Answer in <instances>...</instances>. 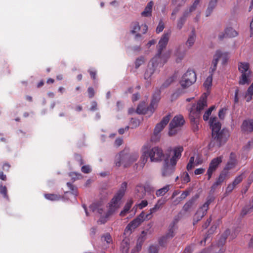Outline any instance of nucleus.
<instances>
[{"mask_svg": "<svg viewBox=\"0 0 253 253\" xmlns=\"http://www.w3.org/2000/svg\"><path fill=\"white\" fill-rule=\"evenodd\" d=\"M169 35L168 33L163 35L157 45L158 51L156 55L152 58L153 66L157 64V66L163 67L167 62L171 54V50L168 49L164 51L169 40Z\"/></svg>", "mask_w": 253, "mask_h": 253, "instance_id": "f257e3e1", "label": "nucleus"}, {"mask_svg": "<svg viewBox=\"0 0 253 253\" xmlns=\"http://www.w3.org/2000/svg\"><path fill=\"white\" fill-rule=\"evenodd\" d=\"M139 162L140 169L144 167L149 157L151 162H159L163 160L164 157L162 149L158 147L151 148L148 145H145L142 147Z\"/></svg>", "mask_w": 253, "mask_h": 253, "instance_id": "f03ea898", "label": "nucleus"}, {"mask_svg": "<svg viewBox=\"0 0 253 253\" xmlns=\"http://www.w3.org/2000/svg\"><path fill=\"white\" fill-rule=\"evenodd\" d=\"M126 186L127 184L126 182L122 183L120 189L118 191L109 203L108 209L107 211L105 213L104 219H103L104 216H103L99 220V221L101 223L105 222L106 219L115 213V212L120 207L121 203V200L125 194Z\"/></svg>", "mask_w": 253, "mask_h": 253, "instance_id": "7ed1b4c3", "label": "nucleus"}, {"mask_svg": "<svg viewBox=\"0 0 253 253\" xmlns=\"http://www.w3.org/2000/svg\"><path fill=\"white\" fill-rule=\"evenodd\" d=\"M209 123L212 130V137L217 143L218 146H220L226 141L229 137V131L226 129H223L220 131L221 124L217 121L216 117L211 118Z\"/></svg>", "mask_w": 253, "mask_h": 253, "instance_id": "20e7f679", "label": "nucleus"}, {"mask_svg": "<svg viewBox=\"0 0 253 253\" xmlns=\"http://www.w3.org/2000/svg\"><path fill=\"white\" fill-rule=\"evenodd\" d=\"M183 151L182 146H177L173 148L172 150L173 155L170 159L169 162H166L162 169L163 176H168L174 172L175 169V166L178 160L181 156V153Z\"/></svg>", "mask_w": 253, "mask_h": 253, "instance_id": "39448f33", "label": "nucleus"}, {"mask_svg": "<svg viewBox=\"0 0 253 253\" xmlns=\"http://www.w3.org/2000/svg\"><path fill=\"white\" fill-rule=\"evenodd\" d=\"M138 157L139 154L137 152L129 153L128 150L125 149L116 155L115 158V166L120 167L122 166L124 168L128 167L135 162Z\"/></svg>", "mask_w": 253, "mask_h": 253, "instance_id": "423d86ee", "label": "nucleus"}, {"mask_svg": "<svg viewBox=\"0 0 253 253\" xmlns=\"http://www.w3.org/2000/svg\"><path fill=\"white\" fill-rule=\"evenodd\" d=\"M207 96L208 94H203L197 104H193L189 110V118L191 122L197 124L198 120L201 116L202 110L207 106Z\"/></svg>", "mask_w": 253, "mask_h": 253, "instance_id": "0eeeda50", "label": "nucleus"}, {"mask_svg": "<svg viewBox=\"0 0 253 253\" xmlns=\"http://www.w3.org/2000/svg\"><path fill=\"white\" fill-rule=\"evenodd\" d=\"M160 99V94L158 92L156 95L153 96L150 105L149 107L146 108L144 103L140 104L137 108V113L138 114H148L150 112V114H152L157 108L158 103Z\"/></svg>", "mask_w": 253, "mask_h": 253, "instance_id": "6e6552de", "label": "nucleus"}, {"mask_svg": "<svg viewBox=\"0 0 253 253\" xmlns=\"http://www.w3.org/2000/svg\"><path fill=\"white\" fill-rule=\"evenodd\" d=\"M238 69L241 74L239 80L240 84H249L251 71L249 69V64L248 63L241 62L238 65Z\"/></svg>", "mask_w": 253, "mask_h": 253, "instance_id": "1a4fd4ad", "label": "nucleus"}, {"mask_svg": "<svg viewBox=\"0 0 253 253\" xmlns=\"http://www.w3.org/2000/svg\"><path fill=\"white\" fill-rule=\"evenodd\" d=\"M147 219L145 214L142 211L136 218L131 221L126 227L124 234L129 235L136 228H137L143 221Z\"/></svg>", "mask_w": 253, "mask_h": 253, "instance_id": "9d476101", "label": "nucleus"}, {"mask_svg": "<svg viewBox=\"0 0 253 253\" xmlns=\"http://www.w3.org/2000/svg\"><path fill=\"white\" fill-rule=\"evenodd\" d=\"M196 81V75L192 70H188L182 76L180 84L183 88H186L191 85Z\"/></svg>", "mask_w": 253, "mask_h": 253, "instance_id": "9b49d317", "label": "nucleus"}, {"mask_svg": "<svg viewBox=\"0 0 253 253\" xmlns=\"http://www.w3.org/2000/svg\"><path fill=\"white\" fill-rule=\"evenodd\" d=\"M184 123L185 121L182 115H179L175 116L169 125V135H173L175 134L177 132L176 128L181 127L184 125Z\"/></svg>", "mask_w": 253, "mask_h": 253, "instance_id": "f8f14e48", "label": "nucleus"}, {"mask_svg": "<svg viewBox=\"0 0 253 253\" xmlns=\"http://www.w3.org/2000/svg\"><path fill=\"white\" fill-rule=\"evenodd\" d=\"M212 199L211 198L208 200L205 204L200 207L198 210L197 211V212L194 215L193 222L194 224H195V223L198 222L199 220H200L202 217L206 215L207 213V211L209 209V206L210 204L212 202Z\"/></svg>", "mask_w": 253, "mask_h": 253, "instance_id": "ddd939ff", "label": "nucleus"}, {"mask_svg": "<svg viewBox=\"0 0 253 253\" xmlns=\"http://www.w3.org/2000/svg\"><path fill=\"white\" fill-rule=\"evenodd\" d=\"M222 159L223 157L219 156L211 160L207 172L208 175V180L211 178L213 172L216 170L219 165L221 163Z\"/></svg>", "mask_w": 253, "mask_h": 253, "instance_id": "4468645a", "label": "nucleus"}, {"mask_svg": "<svg viewBox=\"0 0 253 253\" xmlns=\"http://www.w3.org/2000/svg\"><path fill=\"white\" fill-rule=\"evenodd\" d=\"M170 120V115H168L164 117L160 123L157 124L156 126L154 134L156 137L158 136L159 133L163 129L165 126L167 125Z\"/></svg>", "mask_w": 253, "mask_h": 253, "instance_id": "2eb2a0df", "label": "nucleus"}, {"mask_svg": "<svg viewBox=\"0 0 253 253\" xmlns=\"http://www.w3.org/2000/svg\"><path fill=\"white\" fill-rule=\"evenodd\" d=\"M130 32H147L148 28L146 23H139L137 21L132 22L130 25Z\"/></svg>", "mask_w": 253, "mask_h": 253, "instance_id": "dca6fc26", "label": "nucleus"}, {"mask_svg": "<svg viewBox=\"0 0 253 253\" xmlns=\"http://www.w3.org/2000/svg\"><path fill=\"white\" fill-rule=\"evenodd\" d=\"M152 63V59L151 60L150 64L148 65V68L146 70L145 74H144V79L145 80H148L151 79L153 74L154 73L155 71L158 68H161L162 67H160L159 66H157V64H155L154 66H153Z\"/></svg>", "mask_w": 253, "mask_h": 253, "instance_id": "f3484780", "label": "nucleus"}, {"mask_svg": "<svg viewBox=\"0 0 253 253\" xmlns=\"http://www.w3.org/2000/svg\"><path fill=\"white\" fill-rule=\"evenodd\" d=\"M228 174V170L224 169L219 174L218 178L211 186L212 189H215L218 185H220L226 178Z\"/></svg>", "mask_w": 253, "mask_h": 253, "instance_id": "a211bd4d", "label": "nucleus"}, {"mask_svg": "<svg viewBox=\"0 0 253 253\" xmlns=\"http://www.w3.org/2000/svg\"><path fill=\"white\" fill-rule=\"evenodd\" d=\"M242 130L247 132L253 131V120H245L243 122L242 126Z\"/></svg>", "mask_w": 253, "mask_h": 253, "instance_id": "6ab92c4d", "label": "nucleus"}, {"mask_svg": "<svg viewBox=\"0 0 253 253\" xmlns=\"http://www.w3.org/2000/svg\"><path fill=\"white\" fill-rule=\"evenodd\" d=\"M154 3L152 1L148 3L146 6L145 7L144 10L141 13V16L143 17H150L152 15V7Z\"/></svg>", "mask_w": 253, "mask_h": 253, "instance_id": "aec40b11", "label": "nucleus"}, {"mask_svg": "<svg viewBox=\"0 0 253 253\" xmlns=\"http://www.w3.org/2000/svg\"><path fill=\"white\" fill-rule=\"evenodd\" d=\"M236 165V155L235 154L232 153L230 154V159L225 168V170H228L230 169H232L235 167Z\"/></svg>", "mask_w": 253, "mask_h": 253, "instance_id": "412c9836", "label": "nucleus"}, {"mask_svg": "<svg viewBox=\"0 0 253 253\" xmlns=\"http://www.w3.org/2000/svg\"><path fill=\"white\" fill-rule=\"evenodd\" d=\"M103 205L101 204L93 203L89 206V210L93 212L102 214L103 211Z\"/></svg>", "mask_w": 253, "mask_h": 253, "instance_id": "4be33fe9", "label": "nucleus"}, {"mask_svg": "<svg viewBox=\"0 0 253 253\" xmlns=\"http://www.w3.org/2000/svg\"><path fill=\"white\" fill-rule=\"evenodd\" d=\"M133 204V201L131 199L128 200L123 210L120 212V215L122 217L125 216Z\"/></svg>", "mask_w": 253, "mask_h": 253, "instance_id": "5701e85b", "label": "nucleus"}, {"mask_svg": "<svg viewBox=\"0 0 253 253\" xmlns=\"http://www.w3.org/2000/svg\"><path fill=\"white\" fill-rule=\"evenodd\" d=\"M215 54H218V58L219 60H221L222 64L226 63L229 58L228 54L226 52L217 51Z\"/></svg>", "mask_w": 253, "mask_h": 253, "instance_id": "b1692460", "label": "nucleus"}, {"mask_svg": "<svg viewBox=\"0 0 253 253\" xmlns=\"http://www.w3.org/2000/svg\"><path fill=\"white\" fill-rule=\"evenodd\" d=\"M217 0H211L206 11V16L208 17L212 13L216 5Z\"/></svg>", "mask_w": 253, "mask_h": 253, "instance_id": "393cba45", "label": "nucleus"}, {"mask_svg": "<svg viewBox=\"0 0 253 253\" xmlns=\"http://www.w3.org/2000/svg\"><path fill=\"white\" fill-rule=\"evenodd\" d=\"M169 185H167L162 188L159 189L156 192L157 197H160L165 195L169 190Z\"/></svg>", "mask_w": 253, "mask_h": 253, "instance_id": "a878e982", "label": "nucleus"}, {"mask_svg": "<svg viewBox=\"0 0 253 253\" xmlns=\"http://www.w3.org/2000/svg\"><path fill=\"white\" fill-rule=\"evenodd\" d=\"M212 74H211L209 77L207 78L204 83V87L207 90H209L211 88L212 85Z\"/></svg>", "mask_w": 253, "mask_h": 253, "instance_id": "bb28decb", "label": "nucleus"}, {"mask_svg": "<svg viewBox=\"0 0 253 253\" xmlns=\"http://www.w3.org/2000/svg\"><path fill=\"white\" fill-rule=\"evenodd\" d=\"M253 96V84L251 85L245 94L247 102H250L252 99Z\"/></svg>", "mask_w": 253, "mask_h": 253, "instance_id": "cd10ccee", "label": "nucleus"}, {"mask_svg": "<svg viewBox=\"0 0 253 253\" xmlns=\"http://www.w3.org/2000/svg\"><path fill=\"white\" fill-rule=\"evenodd\" d=\"M215 106H212L210 107L207 110L205 111L203 115V119L204 121H207L209 119L212 111L214 110Z\"/></svg>", "mask_w": 253, "mask_h": 253, "instance_id": "c85d7f7f", "label": "nucleus"}, {"mask_svg": "<svg viewBox=\"0 0 253 253\" xmlns=\"http://www.w3.org/2000/svg\"><path fill=\"white\" fill-rule=\"evenodd\" d=\"M196 36L195 34L193 33V34H191L189 36V37L186 42V45L189 47L192 46L193 45V44L196 40Z\"/></svg>", "mask_w": 253, "mask_h": 253, "instance_id": "c756f323", "label": "nucleus"}, {"mask_svg": "<svg viewBox=\"0 0 253 253\" xmlns=\"http://www.w3.org/2000/svg\"><path fill=\"white\" fill-rule=\"evenodd\" d=\"M246 177L245 172H242L240 174L237 175L234 178L233 181L237 185L240 184L243 180V179Z\"/></svg>", "mask_w": 253, "mask_h": 253, "instance_id": "7c9ffc66", "label": "nucleus"}, {"mask_svg": "<svg viewBox=\"0 0 253 253\" xmlns=\"http://www.w3.org/2000/svg\"><path fill=\"white\" fill-rule=\"evenodd\" d=\"M44 197L48 200L51 201L58 200L60 198V196L58 195L53 194H44Z\"/></svg>", "mask_w": 253, "mask_h": 253, "instance_id": "2f4dec72", "label": "nucleus"}, {"mask_svg": "<svg viewBox=\"0 0 253 253\" xmlns=\"http://www.w3.org/2000/svg\"><path fill=\"white\" fill-rule=\"evenodd\" d=\"M188 15H189V14L188 13V12L185 11L184 13L183 16L179 19V20L178 21V23H177V26L179 28H180L182 27L183 23L185 22L186 19L188 17Z\"/></svg>", "mask_w": 253, "mask_h": 253, "instance_id": "473e14b6", "label": "nucleus"}, {"mask_svg": "<svg viewBox=\"0 0 253 253\" xmlns=\"http://www.w3.org/2000/svg\"><path fill=\"white\" fill-rule=\"evenodd\" d=\"M160 209H161L159 208V207L158 205H157V204H155L154 207L150 210V213L149 214L145 215L147 219H150L152 217V214L154 212H155L156 211L159 210Z\"/></svg>", "mask_w": 253, "mask_h": 253, "instance_id": "72a5a7b5", "label": "nucleus"}, {"mask_svg": "<svg viewBox=\"0 0 253 253\" xmlns=\"http://www.w3.org/2000/svg\"><path fill=\"white\" fill-rule=\"evenodd\" d=\"M237 185L233 181L227 185L226 189V193H231L237 187Z\"/></svg>", "mask_w": 253, "mask_h": 253, "instance_id": "f704fd0d", "label": "nucleus"}, {"mask_svg": "<svg viewBox=\"0 0 253 253\" xmlns=\"http://www.w3.org/2000/svg\"><path fill=\"white\" fill-rule=\"evenodd\" d=\"M174 224L170 225L169 228V232L166 235V237L168 238H172L173 237L174 233Z\"/></svg>", "mask_w": 253, "mask_h": 253, "instance_id": "c9c22d12", "label": "nucleus"}, {"mask_svg": "<svg viewBox=\"0 0 253 253\" xmlns=\"http://www.w3.org/2000/svg\"><path fill=\"white\" fill-rule=\"evenodd\" d=\"M0 193L3 195L4 198H8V196L7 195V188L5 186H2L0 184Z\"/></svg>", "mask_w": 253, "mask_h": 253, "instance_id": "e433bc0d", "label": "nucleus"}, {"mask_svg": "<svg viewBox=\"0 0 253 253\" xmlns=\"http://www.w3.org/2000/svg\"><path fill=\"white\" fill-rule=\"evenodd\" d=\"M200 1V0H195L192 5L190 7L189 10L186 12H188V13L189 14V13L192 11L195 10L197 6L199 5Z\"/></svg>", "mask_w": 253, "mask_h": 253, "instance_id": "4c0bfd02", "label": "nucleus"}, {"mask_svg": "<svg viewBox=\"0 0 253 253\" xmlns=\"http://www.w3.org/2000/svg\"><path fill=\"white\" fill-rule=\"evenodd\" d=\"M102 240L106 241L107 243H110L112 242V238L110 234L106 233L102 237Z\"/></svg>", "mask_w": 253, "mask_h": 253, "instance_id": "58836bf2", "label": "nucleus"}, {"mask_svg": "<svg viewBox=\"0 0 253 253\" xmlns=\"http://www.w3.org/2000/svg\"><path fill=\"white\" fill-rule=\"evenodd\" d=\"M164 29V23L162 20H160L156 28V32H162Z\"/></svg>", "mask_w": 253, "mask_h": 253, "instance_id": "ea45409f", "label": "nucleus"}, {"mask_svg": "<svg viewBox=\"0 0 253 253\" xmlns=\"http://www.w3.org/2000/svg\"><path fill=\"white\" fill-rule=\"evenodd\" d=\"M67 185L68 186V187L71 190H72V193L75 195V196H77V189H76V188H75L74 187L73 185H72L69 182H68L67 183Z\"/></svg>", "mask_w": 253, "mask_h": 253, "instance_id": "a19ab883", "label": "nucleus"}, {"mask_svg": "<svg viewBox=\"0 0 253 253\" xmlns=\"http://www.w3.org/2000/svg\"><path fill=\"white\" fill-rule=\"evenodd\" d=\"M173 81V79L172 77L168 79L163 84L162 86L164 87H166L170 85Z\"/></svg>", "mask_w": 253, "mask_h": 253, "instance_id": "79ce46f5", "label": "nucleus"}, {"mask_svg": "<svg viewBox=\"0 0 253 253\" xmlns=\"http://www.w3.org/2000/svg\"><path fill=\"white\" fill-rule=\"evenodd\" d=\"M190 181V178L188 174V173L186 172L183 174V176H182V181L184 183H188Z\"/></svg>", "mask_w": 253, "mask_h": 253, "instance_id": "37998d69", "label": "nucleus"}, {"mask_svg": "<svg viewBox=\"0 0 253 253\" xmlns=\"http://www.w3.org/2000/svg\"><path fill=\"white\" fill-rule=\"evenodd\" d=\"M144 62V60L143 58H139L136 59L135 64L136 68H138L141 64H142Z\"/></svg>", "mask_w": 253, "mask_h": 253, "instance_id": "c03bdc74", "label": "nucleus"}, {"mask_svg": "<svg viewBox=\"0 0 253 253\" xmlns=\"http://www.w3.org/2000/svg\"><path fill=\"white\" fill-rule=\"evenodd\" d=\"M175 54V55L177 56V58L176 59V62H178L179 61H180L182 59H183V58L185 55V53L184 52L181 54H179L178 49L176 50Z\"/></svg>", "mask_w": 253, "mask_h": 253, "instance_id": "a18cd8bd", "label": "nucleus"}, {"mask_svg": "<svg viewBox=\"0 0 253 253\" xmlns=\"http://www.w3.org/2000/svg\"><path fill=\"white\" fill-rule=\"evenodd\" d=\"M226 111V109L225 108H222L219 110L218 113V116L220 119H223L224 118Z\"/></svg>", "mask_w": 253, "mask_h": 253, "instance_id": "49530a36", "label": "nucleus"}, {"mask_svg": "<svg viewBox=\"0 0 253 253\" xmlns=\"http://www.w3.org/2000/svg\"><path fill=\"white\" fill-rule=\"evenodd\" d=\"M148 205V202L146 200H143V201H142L140 203H139V204L137 205V206L140 209H143V208L146 207Z\"/></svg>", "mask_w": 253, "mask_h": 253, "instance_id": "de8ad7c7", "label": "nucleus"}, {"mask_svg": "<svg viewBox=\"0 0 253 253\" xmlns=\"http://www.w3.org/2000/svg\"><path fill=\"white\" fill-rule=\"evenodd\" d=\"M166 200L165 199H161L159 200L157 203L156 204L158 205L160 209L162 208V206L166 203Z\"/></svg>", "mask_w": 253, "mask_h": 253, "instance_id": "09e8293b", "label": "nucleus"}, {"mask_svg": "<svg viewBox=\"0 0 253 253\" xmlns=\"http://www.w3.org/2000/svg\"><path fill=\"white\" fill-rule=\"evenodd\" d=\"M82 171L84 173H87L90 171V168L89 166H84L82 167Z\"/></svg>", "mask_w": 253, "mask_h": 253, "instance_id": "8fccbe9b", "label": "nucleus"}, {"mask_svg": "<svg viewBox=\"0 0 253 253\" xmlns=\"http://www.w3.org/2000/svg\"><path fill=\"white\" fill-rule=\"evenodd\" d=\"M218 54H215L213 56V60L212 61V63L211 64H212V65H214V66H215L217 67V63L218 62V61L219 60V59L218 58Z\"/></svg>", "mask_w": 253, "mask_h": 253, "instance_id": "3c124183", "label": "nucleus"}, {"mask_svg": "<svg viewBox=\"0 0 253 253\" xmlns=\"http://www.w3.org/2000/svg\"><path fill=\"white\" fill-rule=\"evenodd\" d=\"M70 176L72 177V179H74V180L79 178V177L81 176V175L80 174H78L76 172H72L70 173L69 174Z\"/></svg>", "mask_w": 253, "mask_h": 253, "instance_id": "603ef678", "label": "nucleus"}, {"mask_svg": "<svg viewBox=\"0 0 253 253\" xmlns=\"http://www.w3.org/2000/svg\"><path fill=\"white\" fill-rule=\"evenodd\" d=\"M192 202H188L186 203L183 206V209L185 211H188L189 208L192 206Z\"/></svg>", "mask_w": 253, "mask_h": 253, "instance_id": "864d4df0", "label": "nucleus"}, {"mask_svg": "<svg viewBox=\"0 0 253 253\" xmlns=\"http://www.w3.org/2000/svg\"><path fill=\"white\" fill-rule=\"evenodd\" d=\"M149 253H158V249L156 246H152L149 248Z\"/></svg>", "mask_w": 253, "mask_h": 253, "instance_id": "5fc2aeb1", "label": "nucleus"}, {"mask_svg": "<svg viewBox=\"0 0 253 253\" xmlns=\"http://www.w3.org/2000/svg\"><path fill=\"white\" fill-rule=\"evenodd\" d=\"M205 171V169L203 168L197 169L195 170L194 173L196 175L201 174Z\"/></svg>", "mask_w": 253, "mask_h": 253, "instance_id": "6e6d98bb", "label": "nucleus"}, {"mask_svg": "<svg viewBox=\"0 0 253 253\" xmlns=\"http://www.w3.org/2000/svg\"><path fill=\"white\" fill-rule=\"evenodd\" d=\"M236 30L231 26H227L225 29V32H236Z\"/></svg>", "mask_w": 253, "mask_h": 253, "instance_id": "4d7b16f0", "label": "nucleus"}, {"mask_svg": "<svg viewBox=\"0 0 253 253\" xmlns=\"http://www.w3.org/2000/svg\"><path fill=\"white\" fill-rule=\"evenodd\" d=\"M189 195V192L187 191L183 192L180 195L179 199L180 200H183Z\"/></svg>", "mask_w": 253, "mask_h": 253, "instance_id": "13d9d810", "label": "nucleus"}, {"mask_svg": "<svg viewBox=\"0 0 253 253\" xmlns=\"http://www.w3.org/2000/svg\"><path fill=\"white\" fill-rule=\"evenodd\" d=\"M88 95L90 98H92L94 94V90L92 87H89L88 88Z\"/></svg>", "mask_w": 253, "mask_h": 253, "instance_id": "bf43d9fd", "label": "nucleus"}, {"mask_svg": "<svg viewBox=\"0 0 253 253\" xmlns=\"http://www.w3.org/2000/svg\"><path fill=\"white\" fill-rule=\"evenodd\" d=\"M123 143V139L119 138H117L115 141V145L117 146V147H119L121 145H122Z\"/></svg>", "mask_w": 253, "mask_h": 253, "instance_id": "052dcab7", "label": "nucleus"}, {"mask_svg": "<svg viewBox=\"0 0 253 253\" xmlns=\"http://www.w3.org/2000/svg\"><path fill=\"white\" fill-rule=\"evenodd\" d=\"M130 123L131 124H132L134 127H137L139 125L138 120L136 119H132Z\"/></svg>", "mask_w": 253, "mask_h": 253, "instance_id": "680f3d73", "label": "nucleus"}, {"mask_svg": "<svg viewBox=\"0 0 253 253\" xmlns=\"http://www.w3.org/2000/svg\"><path fill=\"white\" fill-rule=\"evenodd\" d=\"M238 92H239V90L238 89H236L235 92V96H234V103H237L239 101V99H238Z\"/></svg>", "mask_w": 253, "mask_h": 253, "instance_id": "e2e57ef3", "label": "nucleus"}, {"mask_svg": "<svg viewBox=\"0 0 253 253\" xmlns=\"http://www.w3.org/2000/svg\"><path fill=\"white\" fill-rule=\"evenodd\" d=\"M196 166L195 164H192L190 162H189L187 165V169L189 171L191 170L194 166Z\"/></svg>", "mask_w": 253, "mask_h": 253, "instance_id": "0e129e2a", "label": "nucleus"}, {"mask_svg": "<svg viewBox=\"0 0 253 253\" xmlns=\"http://www.w3.org/2000/svg\"><path fill=\"white\" fill-rule=\"evenodd\" d=\"M211 221V218H209V219H208L207 221L203 225V227L204 228H207L209 226Z\"/></svg>", "mask_w": 253, "mask_h": 253, "instance_id": "69168bd1", "label": "nucleus"}, {"mask_svg": "<svg viewBox=\"0 0 253 253\" xmlns=\"http://www.w3.org/2000/svg\"><path fill=\"white\" fill-rule=\"evenodd\" d=\"M97 109V103L95 101L92 102L91 106L90 108V110L92 111H94Z\"/></svg>", "mask_w": 253, "mask_h": 253, "instance_id": "338daca9", "label": "nucleus"}, {"mask_svg": "<svg viewBox=\"0 0 253 253\" xmlns=\"http://www.w3.org/2000/svg\"><path fill=\"white\" fill-rule=\"evenodd\" d=\"M253 182V171L250 174L249 179L248 182L250 184H251Z\"/></svg>", "mask_w": 253, "mask_h": 253, "instance_id": "774afa93", "label": "nucleus"}]
</instances>
